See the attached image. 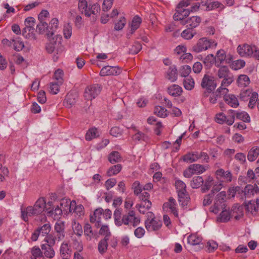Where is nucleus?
<instances>
[{
  "label": "nucleus",
  "mask_w": 259,
  "mask_h": 259,
  "mask_svg": "<svg viewBox=\"0 0 259 259\" xmlns=\"http://www.w3.org/2000/svg\"><path fill=\"white\" fill-rule=\"evenodd\" d=\"M47 38L48 42L46 45V50L48 53H55L53 58L54 61H57V55L61 54L64 51V47L61 42V37L53 36Z\"/></svg>",
  "instance_id": "obj_3"
},
{
  "label": "nucleus",
  "mask_w": 259,
  "mask_h": 259,
  "mask_svg": "<svg viewBox=\"0 0 259 259\" xmlns=\"http://www.w3.org/2000/svg\"><path fill=\"white\" fill-rule=\"evenodd\" d=\"M225 102L229 106L233 108H236L239 106L237 98L234 95H228L224 96Z\"/></svg>",
  "instance_id": "obj_20"
},
{
  "label": "nucleus",
  "mask_w": 259,
  "mask_h": 259,
  "mask_svg": "<svg viewBox=\"0 0 259 259\" xmlns=\"http://www.w3.org/2000/svg\"><path fill=\"white\" fill-rule=\"evenodd\" d=\"M234 112V110H229L228 111V117L222 112L218 113L216 115L215 120L219 124L226 123L228 125H231L234 123V116L232 114Z\"/></svg>",
  "instance_id": "obj_12"
},
{
  "label": "nucleus",
  "mask_w": 259,
  "mask_h": 259,
  "mask_svg": "<svg viewBox=\"0 0 259 259\" xmlns=\"http://www.w3.org/2000/svg\"><path fill=\"white\" fill-rule=\"evenodd\" d=\"M198 152L188 153L183 156V161L187 162H193L198 160Z\"/></svg>",
  "instance_id": "obj_31"
},
{
  "label": "nucleus",
  "mask_w": 259,
  "mask_h": 259,
  "mask_svg": "<svg viewBox=\"0 0 259 259\" xmlns=\"http://www.w3.org/2000/svg\"><path fill=\"white\" fill-rule=\"evenodd\" d=\"M108 159L110 163L114 164L121 162L122 157L118 152L112 151L108 155Z\"/></svg>",
  "instance_id": "obj_30"
},
{
  "label": "nucleus",
  "mask_w": 259,
  "mask_h": 259,
  "mask_svg": "<svg viewBox=\"0 0 259 259\" xmlns=\"http://www.w3.org/2000/svg\"><path fill=\"white\" fill-rule=\"evenodd\" d=\"M178 200L182 207L187 205L190 199L188 192L186 191L178 192Z\"/></svg>",
  "instance_id": "obj_19"
},
{
  "label": "nucleus",
  "mask_w": 259,
  "mask_h": 259,
  "mask_svg": "<svg viewBox=\"0 0 259 259\" xmlns=\"http://www.w3.org/2000/svg\"><path fill=\"white\" fill-rule=\"evenodd\" d=\"M71 203L72 202L70 200L62 199L60 202V205L61 206V208L63 209V210L66 211V212L68 211H71Z\"/></svg>",
  "instance_id": "obj_57"
},
{
  "label": "nucleus",
  "mask_w": 259,
  "mask_h": 259,
  "mask_svg": "<svg viewBox=\"0 0 259 259\" xmlns=\"http://www.w3.org/2000/svg\"><path fill=\"white\" fill-rule=\"evenodd\" d=\"M45 241L47 243L44 244L43 245H50L53 246L56 241L54 235L52 234H49L47 235V236L45 238Z\"/></svg>",
  "instance_id": "obj_60"
},
{
  "label": "nucleus",
  "mask_w": 259,
  "mask_h": 259,
  "mask_svg": "<svg viewBox=\"0 0 259 259\" xmlns=\"http://www.w3.org/2000/svg\"><path fill=\"white\" fill-rule=\"evenodd\" d=\"M258 94L255 92H252L249 98V101L248 104V107L250 109L254 108L256 103L258 102Z\"/></svg>",
  "instance_id": "obj_37"
},
{
  "label": "nucleus",
  "mask_w": 259,
  "mask_h": 259,
  "mask_svg": "<svg viewBox=\"0 0 259 259\" xmlns=\"http://www.w3.org/2000/svg\"><path fill=\"white\" fill-rule=\"evenodd\" d=\"M203 63L207 69L210 68L214 63V56L212 54L208 55L203 59Z\"/></svg>",
  "instance_id": "obj_45"
},
{
  "label": "nucleus",
  "mask_w": 259,
  "mask_h": 259,
  "mask_svg": "<svg viewBox=\"0 0 259 259\" xmlns=\"http://www.w3.org/2000/svg\"><path fill=\"white\" fill-rule=\"evenodd\" d=\"M147 219L145 222V225L148 231H156L159 230L162 226L161 222L154 217L153 212L147 213Z\"/></svg>",
  "instance_id": "obj_6"
},
{
  "label": "nucleus",
  "mask_w": 259,
  "mask_h": 259,
  "mask_svg": "<svg viewBox=\"0 0 259 259\" xmlns=\"http://www.w3.org/2000/svg\"><path fill=\"white\" fill-rule=\"evenodd\" d=\"M195 33L193 29L188 27L182 32L181 36L186 39H190L194 36Z\"/></svg>",
  "instance_id": "obj_55"
},
{
  "label": "nucleus",
  "mask_w": 259,
  "mask_h": 259,
  "mask_svg": "<svg viewBox=\"0 0 259 259\" xmlns=\"http://www.w3.org/2000/svg\"><path fill=\"white\" fill-rule=\"evenodd\" d=\"M163 208L164 209L169 208L174 216L176 218H178L179 214L177 208H176V201L172 197H170L168 199V201L163 204Z\"/></svg>",
  "instance_id": "obj_16"
},
{
  "label": "nucleus",
  "mask_w": 259,
  "mask_h": 259,
  "mask_svg": "<svg viewBox=\"0 0 259 259\" xmlns=\"http://www.w3.org/2000/svg\"><path fill=\"white\" fill-rule=\"evenodd\" d=\"M72 228L74 234L80 237L82 234V228L81 225L74 220L72 223Z\"/></svg>",
  "instance_id": "obj_44"
},
{
  "label": "nucleus",
  "mask_w": 259,
  "mask_h": 259,
  "mask_svg": "<svg viewBox=\"0 0 259 259\" xmlns=\"http://www.w3.org/2000/svg\"><path fill=\"white\" fill-rule=\"evenodd\" d=\"M183 84L185 89L190 91L194 88L195 82L193 78L189 77L184 80Z\"/></svg>",
  "instance_id": "obj_48"
},
{
  "label": "nucleus",
  "mask_w": 259,
  "mask_h": 259,
  "mask_svg": "<svg viewBox=\"0 0 259 259\" xmlns=\"http://www.w3.org/2000/svg\"><path fill=\"white\" fill-rule=\"evenodd\" d=\"M39 23L37 25L36 31L39 34H44L46 32H49V28L48 23L44 20H39Z\"/></svg>",
  "instance_id": "obj_33"
},
{
  "label": "nucleus",
  "mask_w": 259,
  "mask_h": 259,
  "mask_svg": "<svg viewBox=\"0 0 259 259\" xmlns=\"http://www.w3.org/2000/svg\"><path fill=\"white\" fill-rule=\"evenodd\" d=\"M193 59V55L190 53H184L182 54L180 57V60H182L183 62L188 63L191 61Z\"/></svg>",
  "instance_id": "obj_62"
},
{
  "label": "nucleus",
  "mask_w": 259,
  "mask_h": 259,
  "mask_svg": "<svg viewBox=\"0 0 259 259\" xmlns=\"http://www.w3.org/2000/svg\"><path fill=\"white\" fill-rule=\"evenodd\" d=\"M121 69L117 66H106L103 67L100 71L101 76L117 75L120 73Z\"/></svg>",
  "instance_id": "obj_13"
},
{
  "label": "nucleus",
  "mask_w": 259,
  "mask_h": 259,
  "mask_svg": "<svg viewBox=\"0 0 259 259\" xmlns=\"http://www.w3.org/2000/svg\"><path fill=\"white\" fill-rule=\"evenodd\" d=\"M245 209L252 214L255 213L257 211V210L256 208V205L255 204V201H249L245 204Z\"/></svg>",
  "instance_id": "obj_53"
},
{
  "label": "nucleus",
  "mask_w": 259,
  "mask_h": 259,
  "mask_svg": "<svg viewBox=\"0 0 259 259\" xmlns=\"http://www.w3.org/2000/svg\"><path fill=\"white\" fill-rule=\"evenodd\" d=\"M194 174H201L206 170L205 166L199 164H193L191 165Z\"/></svg>",
  "instance_id": "obj_54"
},
{
  "label": "nucleus",
  "mask_w": 259,
  "mask_h": 259,
  "mask_svg": "<svg viewBox=\"0 0 259 259\" xmlns=\"http://www.w3.org/2000/svg\"><path fill=\"white\" fill-rule=\"evenodd\" d=\"M49 32L46 33L47 37L53 36L54 34V32L57 29L58 26V19L54 18H53L49 23Z\"/></svg>",
  "instance_id": "obj_26"
},
{
  "label": "nucleus",
  "mask_w": 259,
  "mask_h": 259,
  "mask_svg": "<svg viewBox=\"0 0 259 259\" xmlns=\"http://www.w3.org/2000/svg\"><path fill=\"white\" fill-rule=\"evenodd\" d=\"M253 47H251L248 45L244 44L242 46H239L237 48V51L239 55L242 57L250 56L253 54Z\"/></svg>",
  "instance_id": "obj_17"
},
{
  "label": "nucleus",
  "mask_w": 259,
  "mask_h": 259,
  "mask_svg": "<svg viewBox=\"0 0 259 259\" xmlns=\"http://www.w3.org/2000/svg\"><path fill=\"white\" fill-rule=\"evenodd\" d=\"M71 250L67 243L63 242L62 243L60 248V253L63 257H65L67 254H70Z\"/></svg>",
  "instance_id": "obj_43"
},
{
  "label": "nucleus",
  "mask_w": 259,
  "mask_h": 259,
  "mask_svg": "<svg viewBox=\"0 0 259 259\" xmlns=\"http://www.w3.org/2000/svg\"><path fill=\"white\" fill-rule=\"evenodd\" d=\"M101 10L100 6L98 4L89 5L86 11L89 12V15H85L87 17H90L92 15L97 16Z\"/></svg>",
  "instance_id": "obj_29"
},
{
  "label": "nucleus",
  "mask_w": 259,
  "mask_h": 259,
  "mask_svg": "<svg viewBox=\"0 0 259 259\" xmlns=\"http://www.w3.org/2000/svg\"><path fill=\"white\" fill-rule=\"evenodd\" d=\"M126 23V19L124 17L120 18L119 20L115 24L114 29L116 30H120L124 27Z\"/></svg>",
  "instance_id": "obj_63"
},
{
  "label": "nucleus",
  "mask_w": 259,
  "mask_h": 259,
  "mask_svg": "<svg viewBox=\"0 0 259 259\" xmlns=\"http://www.w3.org/2000/svg\"><path fill=\"white\" fill-rule=\"evenodd\" d=\"M61 84L56 81L51 82L49 87L50 93L53 95L57 94L59 92L60 86Z\"/></svg>",
  "instance_id": "obj_49"
},
{
  "label": "nucleus",
  "mask_w": 259,
  "mask_h": 259,
  "mask_svg": "<svg viewBox=\"0 0 259 259\" xmlns=\"http://www.w3.org/2000/svg\"><path fill=\"white\" fill-rule=\"evenodd\" d=\"M203 182L204 180L202 177H194L191 181L190 186L193 189H197L202 185Z\"/></svg>",
  "instance_id": "obj_36"
},
{
  "label": "nucleus",
  "mask_w": 259,
  "mask_h": 259,
  "mask_svg": "<svg viewBox=\"0 0 259 259\" xmlns=\"http://www.w3.org/2000/svg\"><path fill=\"white\" fill-rule=\"evenodd\" d=\"M46 201L45 198L40 197L35 202L33 206H28L21 207V218L25 222L29 221V217L37 215L45 210Z\"/></svg>",
  "instance_id": "obj_2"
},
{
  "label": "nucleus",
  "mask_w": 259,
  "mask_h": 259,
  "mask_svg": "<svg viewBox=\"0 0 259 259\" xmlns=\"http://www.w3.org/2000/svg\"><path fill=\"white\" fill-rule=\"evenodd\" d=\"M97 129L95 127L91 128L89 129L85 136V140L87 141H91L97 137Z\"/></svg>",
  "instance_id": "obj_47"
},
{
  "label": "nucleus",
  "mask_w": 259,
  "mask_h": 259,
  "mask_svg": "<svg viewBox=\"0 0 259 259\" xmlns=\"http://www.w3.org/2000/svg\"><path fill=\"white\" fill-rule=\"evenodd\" d=\"M217 43L213 39H208L204 37L200 38L192 48V51L195 53H199L205 51L209 49L215 48Z\"/></svg>",
  "instance_id": "obj_5"
},
{
  "label": "nucleus",
  "mask_w": 259,
  "mask_h": 259,
  "mask_svg": "<svg viewBox=\"0 0 259 259\" xmlns=\"http://www.w3.org/2000/svg\"><path fill=\"white\" fill-rule=\"evenodd\" d=\"M165 77L171 82H174L177 79L178 70L175 66L169 67L166 72Z\"/></svg>",
  "instance_id": "obj_22"
},
{
  "label": "nucleus",
  "mask_w": 259,
  "mask_h": 259,
  "mask_svg": "<svg viewBox=\"0 0 259 259\" xmlns=\"http://www.w3.org/2000/svg\"><path fill=\"white\" fill-rule=\"evenodd\" d=\"M226 194L225 191L220 192L217 196L213 206L210 207V211L218 213L220 210L225 208Z\"/></svg>",
  "instance_id": "obj_8"
},
{
  "label": "nucleus",
  "mask_w": 259,
  "mask_h": 259,
  "mask_svg": "<svg viewBox=\"0 0 259 259\" xmlns=\"http://www.w3.org/2000/svg\"><path fill=\"white\" fill-rule=\"evenodd\" d=\"M201 87L208 92L213 91L217 87L214 77L208 74H205L201 80Z\"/></svg>",
  "instance_id": "obj_11"
},
{
  "label": "nucleus",
  "mask_w": 259,
  "mask_h": 259,
  "mask_svg": "<svg viewBox=\"0 0 259 259\" xmlns=\"http://www.w3.org/2000/svg\"><path fill=\"white\" fill-rule=\"evenodd\" d=\"M234 113H232L234 116V120H235V116L238 119L242 120L245 122H249L250 118L248 114L244 111H236L234 110Z\"/></svg>",
  "instance_id": "obj_27"
},
{
  "label": "nucleus",
  "mask_w": 259,
  "mask_h": 259,
  "mask_svg": "<svg viewBox=\"0 0 259 259\" xmlns=\"http://www.w3.org/2000/svg\"><path fill=\"white\" fill-rule=\"evenodd\" d=\"M51 225L49 222H47L45 224L38 227L37 229L39 231L40 234L43 236L49 234L51 231Z\"/></svg>",
  "instance_id": "obj_46"
},
{
  "label": "nucleus",
  "mask_w": 259,
  "mask_h": 259,
  "mask_svg": "<svg viewBox=\"0 0 259 259\" xmlns=\"http://www.w3.org/2000/svg\"><path fill=\"white\" fill-rule=\"evenodd\" d=\"M222 212L217 218V221L219 222H227L230 219V213L226 209H222Z\"/></svg>",
  "instance_id": "obj_40"
},
{
  "label": "nucleus",
  "mask_w": 259,
  "mask_h": 259,
  "mask_svg": "<svg viewBox=\"0 0 259 259\" xmlns=\"http://www.w3.org/2000/svg\"><path fill=\"white\" fill-rule=\"evenodd\" d=\"M186 3L181 5V2L177 7L176 12L173 18L175 21H180V22L184 21L185 18L190 14L189 9H185V7L189 5H186Z\"/></svg>",
  "instance_id": "obj_10"
},
{
  "label": "nucleus",
  "mask_w": 259,
  "mask_h": 259,
  "mask_svg": "<svg viewBox=\"0 0 259 259\" xmlns=\"http://www.w3.org/2000/svg\"><path fill=\"white\" fill-rule=\"evenodd\" d=\"M102 87L99 84H94L88 86L84 92L83 96L86 100L91 101L101 93Z\"/></svg>",
  "instance_id": "obj_9"
},
{
  "label": "nucleus",
  "mask_w": 259,
  "mask_h": 259,
  "mask_svg": "<svg viewBox=\"0 0 259 259\" xmlns=\"http://www.w3.org/2000/svg\"><path fill=\"white\" fill-rule=\"evenodd\" d=\"M41 248L44 255L50 259L53 258L55 254L53 246L50 245H41Z\"/></svg>",
  "instance_id": "obj_24"
},
{
  "label": "nucleus",
  "mask_w": 259,
  "mask_h": 259,
  "mask_svg": "<svg viewBox=\"0 0 259 259\" xmlns=\"http://www.w3.org/2000/svg\"><path fill=\"white\" fill-rule=\"evenodd\" d=\"M226 55L224 50H221L217 52L214 57V64L217 67H220L223 62L225 60Z\"/></svg>",
  "instance_id": "obj_25"
},
{
  "label": "nucleus",
  "mask_w": 259,
  "mask_h": 259,
  "mask_svg": "<svg viewBox=\"0 0 259 259\" xmlns=\"http://www.w3.org/2000/svg\"><path fill=\"white\" fill-rule=\"evenodd\" d=\"M122 169V165L118 164L111 166L107 171V175L108 177H111L118 174Z\"/></svg>",
  "instance_id": "obj_38"
},
{
  "label": "nucleus",
  "mask_w": 259,
  "mask_h": 259,
  "mask_svg": "<svg viewBox=\"0 0 259 259\" xmlns=\"http://www.w3.org/2000/svg\"><path fill=\"white\" fill-rule=\"evenodd\" d=\"M31 259H41L43 257L42 250L38 246H35L31 250Z\"/></svg>",
  "instance_id": "obj_34"
},
{
  "label": "nucleus",
  "mask_w": 259,
  "mask_h": 259,
  "mask_svg": "<svg viewBox=\"0 0 259 259\" xmlns=\"http://www.w3.org/2000/svg\"><path fill=\"white\" fill-rule=\"evenodd\" d=\"M138 196L141 202L140 204H137L136 207L140 213L145 214L152 206V203L149 200L150 194L147 192H144L141 193Z\"/></svg>",
  "instance_id": "obj_7"
},
{
  "label": "nucleus",
  "mask_w": 259,
  "mask_h": 259,
  "mask_svg": "<svg viewBox=\"0 0 259 259\" xmlns=\"http://www.w3.org/2000/svg\"><path fill=\"white\" fill-rule=\"evenodd\" d=\"M252 92L250 89L242 90L239 95L240 99L244 101H248Z\"/></svg>",
  "instance_id": "obj_50"
},
{
  "label": "nucleus",
  "mask_w": 259,
  "mask_h": 259,
  "mask_svg": "<svg viewBox=\"0 0 259 259\" xmlns=\"http://www.w3.org/2000/svg\"><path fill=\"white\" fill-rule=\"evenodd\" d=\"M108 243H105V241H100L98 245V249L99 252L101 254H103L106 252L108 248Z\"/></svg>",
  "instance_id": "obj_64"
},
{
  "label": "nucleus",
  "mask_w": 259,
  "mask_h": 259,
  "mask_svg": "<svg viewBox=\"0 0 259 259\" xmlns=\"http://www.w3.org/2000/svg\"><path fill=\"white\" fill-rule=\"evenodd\" d=\"M55 233H65V223L62 221H57L54 227Z\"/></svg>",
  "instance_id": "obj_59"
},
{
  "label": "nucleus",
  "mask_w": 259,
  "mask_h": 259,
  "mask_svg": "<svg viewBox=\"0 0 259 259\" xmlns=\"http://www.w3.org/2000/svg\"><path fill=\"white\" fill-rule=\"evenodd\" d=\"M180 73L182 77H187L191 72V67L187 65L182 66L179 70Z\"/></svg>",
  "instance_id": "obj_56"
},
{
  "label": "nucleus",
  "mask_w": 259,
  "mask_h": 259,
  "mask_svg": "<svg viewBox=\"0 0 259 259\" xmlns=\"http://www.w3.org/2000/svg\"><path fill=\"white\" fill-rule=\"evenodd\" d=\"M64 72L62 70L58 69L55 71L54 74V78L55 79V81L62 84L63 82V77Z\"/></svg>",
  "instance_id": "obj_51"
},
{
  "label": "nucleus",
  "mask_w": 259,
  "mask_h": 259,
  "mask_svg": "<svg viewBox=\"0 0 259 259\" xmlns=\"http://www.w3.org/2000/svg\"><path fill=\"white\" fill-rule=\"evenodd\" d=\"M215 174L217 176L224 178L227 182H230L232 181V174L229 171H225L223 169L220 168L216 171Z\"/></svg>",
  "instance_id": "obj_32"
},
{
  "label": "nucleus",
  "mask_w": 259,
  "mask_h": 259,
  "mask_svg": "<svg viewBox=\"0 0 259 259\" xmlns=\"http://www.w3.org/2000/svg\"><path fill=\"white\" fill-rule=\"evenodd\" d=\"M236 82L238 87L242 88L248 86L250 81L247 75L245 74H240L238 76Z\"/></svg>",
  "instance_id": "obj_23"
},
{
  "label": "nucleus",
  "mask_w": 259,
  "mask_h": 259,
  "mask_svg": "<svg viewBox=\"0 0 259 259\" xmlns=\"http://www.w3.org/2000/svg\"><path fill=\"white\" fill-rule=\"evenodd\" d=\"M121 211V208H116L114 212L113 217L116 226L120 227L122 225L128 226L131 224L133 227H136L140 224V219L136 215L134 210H130L122 215Z\"/></svg>",
  "instance_id": "obj_1"
},
{
  "label": "nucleus",
  "mask_w": 259,
  "mask_h": 259,
  "mask_svg": "<svg viewBox=\"0 0 259 259\" xmlns=\"http://www.w3.org/2000/svg\"><path fill=\"white\" fill-rule=\"evenodd\" d=\"M201 19L199 16H192L188 18L183 21L180 22L182 25H187V27L191 29L197 27L200 23Z\"/></svg>",
  "instance_id": "obj_14"
},
{
  "label": "nucleus",
  "mask_w": 259,
  "mask_h": 259,
  "mask_svg": "<svg viewBox=\"0 0 259 259\" xmlns=\"http://www.w3.org/2000/svg\"><path fill=\"white\" fill-rule=\"evenodd\" d=\"M154 113L158 117L162 118H164L167 116V110L160 106L155 107Z\"/></svg>",
  "instance_id": "obj_41"
},
{
  "label": "nucleus",
  "mask_w": 259,
  "mask_h": 259,
  "mask_svg": "<svg viewBox=\"0 0 259 259\" xmlns=\"http://www.w3.org/2000/svg\"><path fill=\"white\" fill-rule=\"evenodd\" d=\"M84 235L86 240L90 241L94 238H97V233L93 231L92 227L90 224L87 223L83 227Z\"/></svg>",
  "instance_id": "obj_18"
},
{
  "label": "nucleus",
  "mask_w": 259,
  "mask_h": 259,
  "mask_svg": "<svg viewBox=\"0 0 259 259\" xmlns=\"http://www.w3.org/2000/svg\"><path fill=\"white\" fill-rule=\"evenodd\" d=\"M216 75L219 79H222L221 85L229 86L234 80V75L227 66L220 67Z\"/></svg>",
  "instance_id": "obj_4"
},
{
  "label": "nucleus",
  "mask_w": 259,
  "mask_h": 259,
  "mask_svg": "<svg viewBox=\"0 0 259 259\" xmlns=\"http://www.w3.org/2000/svg\"><path fill=\"white\" fill-rule=\"evenodd\" d=\"M132 139L134 141H143L145 142H148L149 140L148 137L143 133L138 131L135 135L132 137Z\"/></svg>",
  "instance_id": "obj_42"
},
{
  "label": "nucleus",
  "mask_w": 259,
  "mask_h": 259,
  "mask_svg": "<svg viewBox=\"0 0 259 259\" xmlns=\"http://www.w3.org/2000/svg\"><path fill=\"white\" fill-rule=\"evenodd\" d=\"M187 240L189 244L196 245L201 243L202 238L197 234H192L188 237Z\"/></svg>",
  "instance_id": "obj_28"
},
{
  "label": "nucleus",
  "mask_w": 259,
  "mask_h": 259,
  "mask_svg": "<svg viewBox=\"0 0 259 259\" xmlns=\"http://www.w3.org/2000/svg\"><path fill=\"white\" fill-rule=\"evenodd\" d=\"M259 155V147H253L248 152L247 159L249 161H253Z\"/></svg>",
  "instance_id": "obj_35"
},
{
  "label": "nucleus",
  "mask_w": 259,
  "mask_h": 259,
  "mask_svg": "<svg viewBox=\"0 0 259 259\" xmlns=\"http://www.w3.org/2000/svg\"><path fill=\"white\" fill-rule=\"evenodd\" d=\"M89 5L86 0H79L78 4V9L79 12L84 15H89V12L86 11Z\"/></svg>",
  "instance_id": "obj_39"
},
{
  "label": "nucleus",
  "mask_w": 259,
  "mask_h": 259,
  "mask_svg": "<svg viewBox=\"0 0 259 259\" xmlns=\"http://www.w3.org/2000/svg\"><path fill=\"white\" fill-rule=\"evenodd\" d=\"M167 92L171 96L178 97L181 95L183 90L179 85L172 84L167 88Z\"/></svg>",
  "instance_id": "obj_21"
},
{
  "label": "nucleus",
  "mask_w": 259,
  "mask_h": 259,
  "mask_svg": "<svg viewBox=\"0 0 259 259\" xmlns=\"http://www.w3.org/2000/svg\"><path fill=\"white\" fill-rule=\"evenodd\" d=\"M132 189L134 190V193L135 195L138 196L142 191L143 187L138 181L134 182L132 185Z\"/></svg>",
  "instance_id": "obj_58"
},
{
  "label": "nucleus",
  "mask_w": 259,
  "mask_h": 259,
  "mask_svg": "<svg viewBox=\"0 0 259 259\" xmlns=\"http://www.w3.org/2000/svg\"><path fill=\"white\" fill-rule=\"evenodd\" d=\"M141 44L138 41H136L130 47L129 49V53L132 54H137L141 50Z\"/></svg>",
  "instance_id": "obj_52"
},
{
  "label": "nucleus",
  "mask_w": 259,
  "mask_h": 259,
  "mask_svg": "<svg viewBox=\"0 0 259 259\" xmlns=\"http://www.w3.org/2000/svg\"><path fill=\"white\" fill-rule=\"evenodd\" d=\"M175 186L177 189V192H180V191H186V185L181 180H178L175 182Z\"/></svg>",
  "instance_id": "obj_61"
},
{
  "label": "nucleus",
  "mask_w": 259,
  "mask_h": 259,
  "mask_svg": "<svg viewBox=\"0 0 259 259\" xmlns=\"http://www.w3.org/2000/svg\"><path fill=\"white\" fill-rule=\"evenodd\" d=\"M142 23V19L139 16H135L132 21L131 25V29L127 33V38H130L131 35L137 30Z\"/></svg>",
  "instance_id": "obj_15"
}]
</instances>
